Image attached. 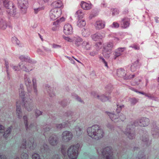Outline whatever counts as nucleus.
<instances>
[{
    "mask_svg": "<svg viewBox=\"0 0 159 159\" xmlns=\"http://www.w3.org/2000/svg\"><path fill=\"white\" fill-rule=\"evenodd\" d=\"M87 131L88 135L92 139L96 140L102 138L104 135V132L101 126L95 124L88 128Z\"/></svg>",
    "mask_w": 159,
    "mask_h": 159,
    "instance_id": "f257e3e1",
    "label": "nucleus"
},
{
    "mask_svg": "<svg viewBox=\"0 0 159 159\" xmlns=\"http://www.w3.org/2000/svg\"><path fill=\"white\" fill-rule=\"evenodd\" d=\"M19 95L21 97L22 101L24 104L23 107L28 111H31L33 108L34 105L32 100V98L29 97L30 94H28V96L26 94L24 91L23 86L22 84H20L19 89Z\"/></svg>",
    "mask_w": 159,
    "mask_h": 159,
    "instance_id": "f03ea898",
    "label": "nucleus"
},
{
    "mask_svg": "<svg viewBox=\"0 0 159 159\" xmlns=\"http://www.w3.org/2000/svg\"><path fill=\"white\" fill-rule=\"evenodd\" d=\"M75 113L71 111H68L64 114V117L68 120L61 123L56 124V126L57 129H61L63 128L68 127L72 122H75L77 119L78 116H75Z\"/></svg>",
    "mask_w": 159,
    "mask_h": 159,
    "instance_id": "7ed1b4c3",
    "label": "nucleus"
},
{
    "mask_svg": "<svg viewBox=\"0 0 159 159\" xmlns=\"http://www.w3.org/2000/svg\"><path fill=\"white\" fill-rule=\"evenodd\" d=\"M80 144L77 143L75 145L70 146L68 149L67 153L69 158L71 159H76L78 155V150Z\"/></svg>",
    "mask_w": 159,
    "mask_h": 159,
    "instance_id": "20e7f679",
    "label": "nucleus"
},
{
    "mask_svg": "<svg viewBox=\"0 0 159 159\" xmlns=\"http://www.w3.org/2000/svg\"><path fill=\"white\" fill-rule=\"evenodd\" d=\"M150 120L149 119L145 117H143L134 122L133 125L135 126H139L145 127L148 126Z\"/></svg>",
    "mask_w": 159,
    "mask_h": 159,
    "instance_id": "39448f33",
    "label": "nucleus"
},
{
    "mask_svg": "<svg viewBox=\"0 0 159 159\" xmlns=\"http://www.w3.org/2000/svg\"><path fill=\"white\" fill-rule=\"evenodd\" d=\"M112 148L110 147H107L102 150V153L103 156L102 159H114L111 154Z\"/></svg>",
    "mask_w": 159,
    "mask_h": 159,
    "instance_id": "423d86ee",
    "label": "nucleus"
},
{
    "mask_svg": "<svg viewBox=\"0 0 159 159\" xmlns=\"http://www.w3.org/2000/svg\"><path fill=\"white\" fill-rule=\"evenodd\" d=\"M61 9H52L49 12V16L52 20H54L59 17L61 15Z\"/></svg>",
    "mask_w": 159,
    "mask_h": 159,
    "instance_id": "0eeeda50",
    "label": "nucleus"
},
{
    "mask_svg": "<svg viewBox=\"0 0 159 159\" xmlns=\"http://www.w3.org/2000/svg\"><path fill=\"white\" fill-rule=\"evenodd\" d=\"M132 125L127 126L125 134L130 139H133L135 138V132L132 127Z\"/></svg>",
    "mask_w": 159,
    "mask_h": 159,
    "instance_id": "6e6552de",
    "label": "nucleus"
},
{
    "mask_svg": "<svg viewBox=\"0 0 159 159\" xmlns=\"http://www.w3.org/2000/svg\"><path fill=\"white\" fill-rule=\"evenodd\" d=\"M19 7L22 13H25L27 11L28 0H17Z\"/></svg>",
    "mask_w": 159,
    "mask_h": 159,
    "instance_id": "1a4fd4ad",
    "label": "nucleus"
},
{
    "mask_svg": "<svg viewBox=\"0 0 159 159\" xmlns=\"http://www.w3.org/2000/svg\"><path fill=\"white\" fill-rule=\"evenodd\" d=\"M23 119L24 120V124L26 130H31L32 131H38L37 127L35 126L34 124H31L29 127L28 126L27 117L26 116H24L23 117Z\"/></svg>",
    "mask_w": 159,
    "mask_h": 159,
    "instance_id": "9d476101",
    "label": "nucleus"
},
{
    "mask_svg": "<svg viewBox=\"0 0 159 159\" xmlns=\"http://www.w3.org/2000/svg\"><path fill=\"white\" fill-rule=\"evenodd\" d=\"M73 137L72 133L68 131H65L62 133V139L65 142H68L71 140Z\"/></svg>",
    "mask_w": 159,
    "mask_h": 159,
    "instance_id": "9b49d317",
    "label": "nucleus"
},
{
    "mask_svg": "<svg viewBox=\"0 0 159 159\" xmlns=\"http://www.w3.org/2000/svg\"><path fill=\"white\" fill-rule=\"evenodd\" d=\"M113 46V43L112 42H109L106 43L103 47V54L107 53V54L109 55L111 53Z\"/></svg>",
    "mask_w": 159,
    "mask_h": 159,
    "instance_id": "f8f14e48",
    "label": "nucleus"
},
{
    "mask_svg": "<svg viewBox=\"0 0 159 159\" xmlns=\"http://www.w3.org/2000/svg\"><path fill=\"white\" fill-rule=\"evenodd\" d=\"M151 127V133L153 137L155 138L158 137L159 129L158 127L157 126L155 122H154L152 123Z\"/></svg>",
    "mask_w": 159,
    "mask_h": 159,
    "instance_id": "ddd939ff",
    "label": "nucleus"
},
{
    "mask_svg": "<svg viewBox=\"0 0 159 159\" xmlns=\"http://www.w3.org/2000/svg\"><path fill=\"white\" fill-rule=\"evenodd\" d=\"M24 79L25 84L27 87L28 91L29 93H30L32 90L31 81L26 75H24Z\"/></svg>",
    "mask_w": 159,
    "mask_h": 159,
    "instance_id": "4468645a",
    "label": "nucleus"
},
{
    "mask_svg": "<svg viewBox=\"0 0 159 159\" xmlns=\"http://www.w3.org/2000/svg\"><path fill=\"white\" fill-rule=\"evenodd\" d=\"M63 31L64 34L66 35L72 34L73 33V28L71 25L69 24L65 25Z\"/></svg>",
    "mask_w": 159,
    "mask_h": 159,
    "instance_id": "2eb2a0df",
    "label": "nucleus"
},
{
    "mask_svg": "<svg viewBox=\"0 0 159 159\" xmlns=\"http://www.w3.org/2000/svg\"><path fill=\"white\" fill-rule=\"evenodd\" d=\"M106 113L109 116L110 118L111 119L112 121L115 122H119V114L117 113L115 114L113 113L109 112L106 111Z\"/></svg>",
    "mask_w": 159,
    "mask_h": 159,
    "instance_id": "dca6fc26",
    "label": "nucleus"
},
{
    "mask_svg": "<svg viewBox=\"0 0 159 159\" xmlns=\"http://www.w3.org/2000/svg\"><path fill=\"white\" fill-rule=\"evenodd\" d=\"M126 48L125 47H120L116 49L114 52V59H116V58L122 55V53L124 52Z\"/></svg>",
    "mask_w": 159,
    "mask_h": 159,
    "instance_id": "f3484780",
    "label": "nucleus"
},
{
    "mask_svg": "<svg viewBox=\"0 0 159 159\" xmlns=\"http://www.w3.org/2000/svg\"><path fill=\"white\" fill-rule=\"evenodd\" d=\"M48 141L51 145L55 146L58 143V138L57 135H52L49 138Z\"/></svg>",
    "mask_w": 159,
    "mask_h": 159,
    "instance_id": "a211bd4d",
    "label": "nucleus"
},
{
    "mask_svg": "<svg viewBox=\"0 0 159 159\" xmlns=\"http://www.w3.org/2000/svg\"><path fill=\"white\" fill-rule=\"evenodd\" d=\"M140 60L137 59L131 65L130 70L132 72H134L138 69L141 65V63L139 62Z\"/></svg>",
    "mask_w": 159,
    "mask_h": 159,
    "instance_id": "6ab92c4d",
    "label": "nucleus"
},
{
    "mask_svg": "<svg viewBox=\"0 0 159 159\" xmlns=\"http://www.w3.org/2000/svg\"><path fill=\"white\" fill-rule=\"evenodd\" d=\"M28 66L29 65L27 62H26V64H24V63L21 62L19 64V66L20 67V69H22L23 70L26 72H29L32 70V69H30Z\"/></svg>",
    "mask_w": 159,
    "mask_h": 159,
    "instance_id": "aec40b11",
    "label": "nucleus"
},
{
    "mask_svg": "<svg viewBox=\"0 0 159 159\" xmlns=\"http://www.w3.org/2000/svg\"><path fill=\"white\" fill-rule=\"evenodd\" d=\"M7 27V23L3 16L0 17V30H5Z\"/></svg>",
    "mask_w": 159,
    "mask_h": 159,
    "instance_id": "412c9836",
    "label": "nucleus"
},
{
    "mask_svg": "<svg viewBox=\"0 0 159 159\" xmlns=\"http://www.w3.org/2000/svg\"><path fill=\"white\" fill-rule=\"evenodd\" d=\"M105 22L102 20H99L96 21L95 26L96 29L100 30L102 29L105 26Z\"/></svg>",
    "mask_w": 159,
    "mask_h": 159,
    "instance_id": "4be33fe9",
    "label": "nucleus"
},
{
    "mask_svg": "<svg viewBox=\"0 0 159 159\" xmlns=\"http://www.w3.org/2000/svg\"><path fill=\"white\" fill-rule=\"evenodd\" d=\"M49 146L46 144H44L41 146L40 148V152L44 155H47L49 152Z\"/></svg>",
    "mask_w": 159,
    "mask_h": 159,
    "instance_id": "5701e85b",
    "label": "nucleus"
},
{
    "mask_svg": "<svg viewBox=\"0 0 159 159\" xmlns=\"http://www.w3.org/2000/svg\"><path fill=\"white\" fill-rule=\"evenodd\" d=\"M116 73L117 76L120 77H123L125 80V77H126L127 75L125 70L121 68L117 70Z\"/></svg>",
    "mask_w": 159,
    "mask_h": 159,
    "instance_id": "b1692460",
    "label": "nucleus"
},
{
    "mask_svg": "<svg viewBox=\"0 0 159 159\" xmlns=\"http://www.w3.org/2000/svg\"><path fill=\"white\" fill-rule=\"evenodd\" d=\"M6 12L10 16H14L16 14V8L14 5H12L11 8L6 10Z\"/></svg>",
    "mask_w": 159,
    "mask_h": 159,
    "instance_id": "393cba45",
    "label": "nucleus"
},
{
    "mask_svg": "<svg viewBox=\"0 0 159 159\" xmlns=\"http://www.w3.org/2000/svg\"><path fill=\"white\" fill-rule=\"evenodd\" d=\"M51 88L48 84H46L45 87L44 92H47L50 98H53L55 96V94L52 91H51Z\"/></svg>",
    "mask_w": 159,
    "mask_h": 159,
    "instance_id": "a878e982",
    "label": "nucleus"
},
{
    "mask_svg": "<svg viewBox=\"0 0 159 159\" xmlns=\"http://www.w3.org/2000/svg\"><path fill=\"white\" fill-rule=\"evenodd\" d=\"M129 20L128 18H124L122 19L121 21V25L124 28L128 27L130 24Z\"/></svg>",
    "mask_w": 159,
    "mask_h": 159,
    "instance_id": "bb28decb",
    "label": "nucleus"
},
{
    "mask_svg": "<svg viewBox=\"0 0 159 159\" xmlns=\"http://www.w3.org/2000/svg\"><path fill=\"white\" fill-rule=\"evenodd\" d=\"M27 144V146L30 150H34L36 146V144L34 143V140L33 138H30Z\"/></svg>",
    "mask_w": 159,
    "mask_h": 159,
    "instance_id": "cd10ccee",
    "label": "nucleus"
},
{
    "mask_svg": "<svg viewBox=\"0 0 159 159\" xmlns=\"http://www.w3.org/2000/svg\"><path fill=\"white\" fill-rule=\"evenodd\" d=\"M52 7L54 8H57L58 9H60V8L62 7V3L61 1L58 0L53 2L52 4Z\"/></svg>",
    "mask_w": 159,
    "mask_h": 159,
    "instance_id": "c85d7f7f",
    "label": "nucleus"
},
{
    "mask_svg": "<svg viewBox=\"0 0 159 159\" xmlns=\"http://www.w3.org/2000/svg\"><path fill=\"white\" fill-rule=\"evenodd\" d=\"M51 126V125L50 124H46L43 126L42 132H44L43 134L45 137H46V134H48L47 132H48L50 129H52Z\"/></svg>",
    "mask_w": 159,
    "mask_h": 159,
    "instance_id": "c756f323",
    "label": "nucleus"
},
{
    "mask_svg": "<svg viewBox=\"0 0 159 159\" xmlns=\"http://www.w3.org/2000/svg\"><path fill=\"white\" fill-rule=\"evenodd\" d=\"M81 7L84 10H88L92 8V5L91 3H88L84 1L81 2Z\"/></svg>",
    "mask_w": 159,
    "mask_h": 159,
    "instance_id": "7c9ffc66",
    "label": "nucleus"
},
{
    "mask_svg": "<svg viewBox=\"0 0 159 159\" xmlns=\"http://www.w3.org/2000/svg\"><path fill=\"white\" fill-rule=\"evenodd\" d=\"M91 37L92 39L94 41L99 40L100 39H102L103 37L100 33H98L92 35Z\"/></svg>",
    "mask_w": 159,
    "mask_h": 159,
    "instance_id": "2f4dec72",
    "label": "nucleus"
},
{
    "mask_svg": "<svg viewBox=\"0 0 159 159\" xmlns=\"http://www.w3.org/2000/svg\"><path fill=\"white\" fill-rule=\"evenodd\" d=\"M3 3L4 6L7 9V10L11 8L12 5H14L12 2L8 0H3Z\"/></svg>",
    "mask_w": 159,
    "mask_h": 159,
    "instance_id": "473e14b6",
    "label": "nucleus"
},
{
    "mask_svg": "<svg viewBox=\"0 0 159 159\" xmlns=\"http://www.w3.org/2000/svg\"><path fill=\"white\" fill-rule=\"evenodd\" d=\"M141 139L143 142L144 143V144L147 146H148L151 143V141H149L148 136H146L144 137L143 136L141 138Z\"/></svg>",
    "mask_w": 159,
    "mask_h": 159,
    "instance_id": "72a5a7b5",
    "label": "nucleus"
},
{
    "mask_svg": "<svg viewBox=\"0 0 159 159\" xmlns=\"http://www.w3.org/2000/svg\"><path fill=\"white\" fill-rule=\"evenodd\" d=\"M97 97L102 102H105L109 100V97L104 94L101 95L100 96L98 95Z\"/></svg>",
    "mask_w": 159,
    "mask_h": 159,
    "instance_id": "f704fd0d",
    "label": "nucleus"
},
{
    "mask_svg": "<svg viewBox=\"0 0 159 159\" xmlns=\"http://www.w3.org/2000/svg\"><path fill=\"white\" fill-rule=\"evenodd\" d=\"M16 112L18 117L20 119H21L22 117L21 115L22 111L21 110V106L20 105H16Z\"/></svg>",
    "mask_w": 159,
    "mask_h": 159,
    "instance_id": "c9c22d12",
    "label": "nucleus"
},
{
    "mask_svg": "<svg viewBox=\"0 0 159 159\" xmlns=\"http://www.w3.org/2000/svg\"><path fill=\"white\" fill-rule=\"evenodd\" d=\"M12 128V126H11L4 132V133L3 134V136L5 139H7L11 134V129Z\"/></svg>",
    "mask_w": 159,
    "mask_h": 159,
    "instance_id": "e433bc0d",
    "label": "nucleus"
},
{
    "mask_svg": "<svg viewBox=\"0 0 159 159\" xmlns=\"http://www.w3.org/2000/svg\"><path fill=\"white\" fill-rule=\"evenodd\" d=\"M19 58L22 61H28L29 63L32 62V61L30 60V57L27 56L21 55L19 57Z\"/></svg>",
    "mask_w": 159,
    "mask_h": 159,
    "instance_id": "4c0bfd02",
    "label": "nucleus"
},
{
    "mask_svg": "<svg viewBox=\"0 0 159 159\" xmlns=\"http://www.w3.org/2000/svg\"><path fill=\"white\" fill-rule=\"evenodd\" d=\"M83 47L87 50H89L91 48V45L88 42L84 41L82 43Z\"/></svg>",
    "mask_w": 159,
    "mask_h": 159,
    "instance_id": "58836bf2",
    "label": "nucleus"
},
{
    "mask_svg": "<svg viewBox=\"0 0 159 159\" xmlns=\"http://www.w3.org/2000/svg\"><path fill=\"white\" fill-rule=\"evenodd\" d=\"M84 16V14L81 10H79L77 11L75 14V16H77L78 19H82Z\"/></svg>",
    "mask_w": 159,
    "mask_h": 159,
    "instance_id": "ea45409f",
    "label": "nucleus"
},
{
    "mask_svg": "<svg viewBox=\"0 0 159 159\" xmlns=\"http://www.w3.org/2000/svg\"><path fill=\"white\" fill-rule=\"evenodd\" d=\"M77 25L79 27H82L85 25L86 22L84 19H79L77 21Z\"/></svg>",
    "mask_w": 159,
    "mask_h": 159,
    "instance_id": "a19ab883",
    "label": "nucleus"
},
{
    "mask_svg": "<svg viewBox=\"0 0 159 159\" xmlns=\"http://www.w3.org/2000/svg\"><path fill=\"white\" fill-rule=\"evenodd\" d=\"M75 130L76 132L77 136H79L82 134L83 131L82 129L78 126H76L75 127Z\"/></svg>",
    "mask_w": 159,
    "mask_h": 159,
    "instance_id": "79ce46f5",
    "label": "nucleus"
},
{
    "mask_svg": "<svg viewBox=\"0 0 159 159\" xmlns=\"http://www.w3.org/2000/svg\"><path fill=\"white\" fill-rule=\"evenodd\" d=\"M74 40L75 41V44L77 46H79L80 44V42L82 41V39L80 37L76 36L74 38Z\"/></svg>",
    "mask_w": 159,
    "mask_h": 159,
    "instance_id": "37998d69",
    "label": "nucleus"
},
{
    "mask_svg": "<svg viewBox=\"0 0 159 159\" xmlns=\"http://www.w3.org/2000/svg\"><path fill=\"white\" fill-rule=\"evenodd\" d=\"M82 34L84 37H87L89 35L90 32L88 29L83 28L82 30Z\"/></svg>",
    "mask_w": 159,
    "mask_h": 159,
    "instance_id": "c03bdc74",
    "label": "nucleus"
},
{
    "mask_svg": "<svg viewBox=\"0 0 159 159\" xmlns=\"http://www.w3.org/2000/svg\"><path fill=\"white\" fill-rule=\"evenodd\" d=\"M139 99L136 98H130L129 101L131 105L134 106L139 101Z\"/></svg>",
    "mask_w": 159,
    "mask_h": 159,
    "instance_id": "a18cd8bd",
    "label": "nucleus"
},
{
    "mask_svg": "<svg viewBox=\"0 0 159 159\" xmlns=\"http://www.w3.org/2000/svg\"><path fill=\"white\" fill-rule=\"evenodd\" d=\"M32 81L34 92L36 94H37V84L36 79H33L32 80Z\"/></svg>",
    "mask_w": 159,
    "mask_h": 159,
    "instance_id": "49530a36",
    "label": "nucleus"
},
{
    "mask_svg": "<svg viewBox=\"0 0 159 159\" xmlns=\"http://www.w3.org/2000/svg\"><path fill=\"white\" fill-rule=\"evenodd\" d=\"M124 105L122 104H117V108L116 110V111L118 113H120V112L121 111L122 109L124 108Z\"/></svg>",
    "mask_w": 159,
    "mask_h": 159,
    "instance_id": "de8ad7c7",
    "label": "nucleus"
},
{
    "mask_svg": "<svg viewBox=\"0 0 159 159\" xmlns=\"http://www.w3.org/2000/svg\"><path fill=\"white\" fill-rule=\"evenodd\" d=\"M146 97H147L150 100H153L154 101H157V98L156 97L152 94L150 93H147L146 94Z\"/></svg>",
    "mask_w": 159,
    "mask_h": 159,
    "instance_id": "09e8293b",
    "label": "nucleus"
},
{
    "mask_svg": "<svg viewBox=\"0 0 159 159\" xmlns=\"http://www.w3.org/2000/svg\"><path fill=\"white\" fill-rule=\"evenodd\" d=\"M72 97L77 100L78 101L81 103H84L83 101L81 99V98L78 96L75 93H72Z\"/></svg>",
    "mask_w": 159,
    "mask_h": 159,
    "instance_id": "8fccbe9b",
    "label": "nucleus"
},
{
    "mask_svg": "<svg viewBox=\"0 0 159 159\" xmlns=\"http://www.w3.org/2000/svg\"><path fill=\"white\" fill-rule=\"evenodd\" d=\"M136 158H138V159H146V157L144 154V152L141 153L139 152Z\"/></svg>",
    "mask_w": 159,
    "mask_h": 159,
    "instance_id": "3c124183",
    "label": "nucleus"
},
{
    "mask_svg": "<svg viewBox=\"0 0 159 159\" xmlns=\"http://www.w3.org/2000/svg\"><path fill=\"white\" fill-rule=\"evenodd\" d=\"M11 40L13 43H15L17 45L20 46V41L16 37H14L12 38Z\"/></svg>",
    "mask_w": 159,
    "mask_h": 159,
    "instance_id": "603ef678",
    "label": "nucleus"
},
{
    "mask_svg": "<svg viewBox=\"0 0 159 159\" xmlns=\"http://www.w3.org/2000/svg\"><path fill=\"white\" fill-rule=\"evenodd\" d=\"M126 119L125 116L122 113H119V122L120 121V120L122 121H124Z\"/></svg>",
    "mask_w": 159,
    "mask_h": 159,
    "instance_id": "864d4df0",
    "label": "nucleus"
},
{
    "mask_svg": "<svg viewBox=\"0 0 159 159\" xmlns=\"http://www.w3.org/2000/svg\"><path fill=\"white\" fill-rule=\"evenodd\" d=\"M61 152L64 157L66 156V148H65V146L64 145L61 146Z\"/></svg>",
    "mask_w": 159,
    "mask_h": 159,
    "instance_id": "5fc2aeb1",
    "label": "nucleus"
},
{
    "mask_svg": "<svg viewBox=\"0 0 159 159\" xmlns=\"http://www.w3.org/2000/svg\"><path fill=\"white\" fill-rule=\"evenodd\" d=\"M35 113L36 118L42 115L43 112L39 110L36 109L35 110Z\"/></svg>",
    "mask_w": 159,
    "mask_h": 159,
    "instance_id": "6e6d98bb",
    "label": "nucleus"
},
{
    "mask_svg": "<svg viewBox=\"0 0 159 159\" xmlns=\"http://www.w3.org/2000/svg\"><path fill=\"white\" fill-rule=\"evenodd\" d=\"M26 140L25 139H23L22 141L21 146L20 147L21 149H26Z\"/></svg>",
    "mask_w": 159,
    "mask_h": 159,
    "instance_id": "4d7b16f0",
    "label": "nucleus"
},
{
    "mask_svg": "<svg viewBox=\"0 0 159 159\" xmlns=\"http://www.w3.org/2000/svg\"><path fill=\"white\" fill-rule=\"evenodd\" d=\"M21 159H28V155L27 153H23L21 156Z\"/></svg>",
    "mask_w": 159,
    "mask_h": 159,
    "instance_id": "13d9d810",
    "label": "nucleus"
},
{
    "mask_svg": "<svg viewBox=\"0 0 159 159\" xmlns=\"http://www.w3.org/2000/svg\"><path fill=\"white\" fill-rule=\"evenodd\" d=\"M32 159H41L39 155L36 153H34L32 155Z\"/></svg>",
    "mask_w": 159,
    "mask_h": 159,
    "instance_id": "bf43d9fd",
    "label": "nucleus"
},
{
    "mask_svg": "<svg viewBox=\"0 0 159 159\" xmlns=\"http://www.w3.org/2000/svg\"><path fill=\"white\" fill-rule=\"evenodd\" d=\"M135 75L134 74L127 75L126 77H125V80H131L134 78Z\"/></svg>",
    "mask_w": 159,
    "mask_h": 159,
    "instance_id": "052dcab7",
    "label": "nucleus"
},
{
    "mask_svg": "<svg viewBox=\"0 0 159 159\" xmlns=\"http://www.w3.org/2000/svg\"><path fill=\"white\" fill-rule=\"evenodd\" d=\"M60 104L63 107H65L67 104V101L66 100H62L60 102Z\"/></svg>",
    "mask_w": 159,
    "mask_h": 159,
    "instance_id": "680f3d73",
    "label": "nucleus"
},
{
    "mask_svg": "<svg viewBox=\"0 0 159 159\" xmlns=\"http://www.w3.org/2000/svg\"><path fill=\"white\" fill-rule=\"evenodd\" d=\"M10 66L12 67V69L15 71H18L20 69V68L19 66H13V65L11 64Z\"/></svg>",
    "mask_w": 159,
    "mask_h": 159,
    "instance_id": "e2e57ef3",
    "label": "nucleus"
},
{
    "mask_svg": "<svg viewBox=\"0 0 159 159\" xmlns=\"http://www.w3.org/2000/svg\"><path fill=\"white\" fill-rule=\"evenodd\" d=\"M5 65L6 68V71L7 72V73L8 75H9V73L8 72V70H9V63L8 61L5 60Z\"/></svg>",
    "mask_w": 159,
    "mask_h": 159,
    "instance_id": "0e129e2a",
    "label": "nucleus"
},
{
    "mask_svg": "<svg viewBox=\"0 0 159 159\" xmlns=\"http://www.w3.org/2000/svg\"><path fill=\"white\" fill-rule=\"evenodd\" d=\"M111 26L113 28H117L119 26V25L117 22H114Z\"/></svg>",
    "mask_w": 159,
    "mask_h": 159,
    "instance_id": "69168bd1",
    "label": "nucleus"
},
{
    "mask_svg": "<svg viewBox=\"0 0 159 159\" xmlns=\"http://www.w3.org/2000/svg\"><path fill=\"white\" fill-rule=\"evenodd\" d=\"M119 11L117 9H114L112 11V15L114 16L119 14Z\"/></svg>",
    "mask_w": 159,
    "mask_h": 159,
    "instance_id": "338daca9",
    "label": "nucleus"
},
{
    "mask_svg": "<svg viewBox=\"0 0 159 159\" xmlns=\"http://www.w3.org/2000/svg\"><path fill=\"white\" fill-rule=\"evenodd\" d=\"M61 45H59L55 43H53L52 44V48H61Z\"/></svg>",
    "mask_w": 159,
    "mask_h": 159,
    "instance_id": "774afa93",
    "label": "nucleus"
}]
</instances>
